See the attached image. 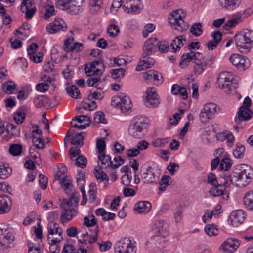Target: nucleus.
Masks as SVG:
<instances>
[{"label":"nucleus","instance_id":"obj_1","mask_svg":"<svg viewBox=\"0 0 253 253\" xmlns=\"http://www.w3.org/2000/svg\"><path fill=\"white\" fill-rule=\"evenodd\" d=\"M214 61L215 57L212 55L204 56L199 52L189 51L181 56L179 66L181 68H185L189 65L190 62H193L195 64L193 72L195 75H199L207 68L210 67Z\"/></svg>","mask_w":253,"mask_h":253},{"label":"nucleus","instance_id":"obj_2","mask_svg":"<svg viewBox=\"0 0 253 253\" xmlns=\"http://www.w3.org/2000/svg\"><path fill=\"white\" fill-rule=\"evenodd\" d=\"M253 177V169L247 164H241L236 168L231 176L223 174L224 185H230L231 183L242 187L247 186Z\"/></svg>","mask_w":253,"mask_h":253},{"label":"nucleus","instance_id":"obj_3","mask_svg":"<svg viewBox=\"0 0 253 253\" xmlns=\"http://www.w3.org/2000/svg\"><path fill=\"white\" fill-rule=\"evenodd\" d=\"M235 42L238 50L242 53L247 54L250 52L253 42V31L243 29L235 36Z\"/></svg>","mask_w":253,"mask_h":253},{"label":"nucleus","instance_id":"obj_4","mask_svg":"<svg viewBox=\"0 0 253 253\" xmlns=\"http://www.w3.org/2000/svg\"><path fill=\"white\" fill-rule=\"evenodd\" d=\"M147 121V118L143 116L134 117L129 126V134L134 138H142L144 135V131L148 126Z\"/></svg>","mask_w":253,"mask_h":253},{"label":"nucleus","instance_id":"obj_5","mask_svg":"<svg viewBox=\"0 0 253 253\" xmlns=\"http://www.w3.org/2000/svg\"><path fill=\"white\" fill-rule=\"evenodd\" d=\"M136 245L131 237L121 238L114 245L115 253H136Z\"/></svg>","mask_w":253,"mask_h":253},{"label":"nucleus","instance_id":"obj_6","mask_svg":"<svg viewBox=\"0 0 253 253\" xmlns=\"http://www.w3.org/2000/svg\"><path fill=\"white\" fill-rule=\"evenodd\" d=\"M56 6L60 9L69 10L71 14H78L82 10L84 0H55Z\"/></svg>","mask_w":253,"mask_h":253},{"label":"nucleus","instance_id":"obj_7","mask_svg":"<svg viewBox=\"0 0 253 253\" xmlns=\"http://www.w3.org/2000/svg\"><path fill=\"white\" fill-rule=\"evenodd\" d=\"M185 14L182 9H177L171 12L169 16L170 24L179 31H183L188 28V25L183 20Z\"/></svg>","mask_w":253,"mask_h":253},{"label":"nucleus","instance_id":"obj_8","mask_svg":"<svg viewBox=\"0 0 253 253\" xmlns=\"http://www.w3.org/2000/svg\"><path fill=\"white\" fill-rule=\"evenodd\" d=\"M111 105L114 107L120 108L123 113H126L132 107L130 98L122 92L113 97Z\"/></svg>","mask_w":253,"mask_h":253},{"label":"nucleus","instance_id":"obj_9","mask_svg":"<svg viewBox=\"0 0 253 253\" xmlns=\"http://www.w3.org/2000/svg\"><path fill=\"white\" fill-rule=\"evenodd\" d=\"M233 79L234 75L231 72H222L218 75L217 84L220 88L228 92L231 89Z\"/></svg>","mask_w":253,"mask_h":253},{"label":"nucleus","instance_id":"obj_10","mask_svg":"<svg viewBox=\"0 0 253 253\" xmlns=\"http://www.w3.org/2000/svg\"><path fill=\"white\" fill-rule=\"evenodd\" d=\"M217 112L216 104L210 102L206 104L199 114L200 120L202 123L208 122Z\"/></svg>","mask_w":253,"mask_h":253},{"label":"nucleus","instance_id":"obj_11","mask_svg":"<svg viewBox=\"0 0 253 253\" xmlns=\"http://www.w3.org/2000/svg\"><path fill=\"white\" fill-rule=\"evenodd\" d=\"M145 105L149 108H155L160 104V98L155 88H148L146 92Z\"/></svg>","mask_w":253,"mask_h":253},{"label":"nucleus","instance_id":"obj_12","mask_svg":"<svg viewBox=\"0 0 253 253\" xmlns=\"http://www.w3.org/2000/svg\"><path fill=\"white\" fill-rule=\"evenodd\" d=\"M229 61L240 71L246 70L250 65L248 58L238 54H232L229 57Z\"/></svg>","mask_w":253,"mask_h":253},{"label":"nucleus","instance_id":"obj_13","mask_svg":"<svg viewBox=\"0 0 253 253\" xmlns=\"http://www.w3.org/2000/svg\"><path fill=\"white\" fill-rule=\"evenodd\" d=\"M68 205L66 201L62 202L61 204L62 214L60 221L63 224L71 221L77 215L76 210L74 208H70Z\"/></svg>","mask_w":253,"mask_h":253},{"label":"nucleus","instance_id":"obj_14","mask_svg":"<svg viewBox=\"0 0 253 253\" xmlns=\"http://www.w3.org/2000/svg\"><path fill=\"white\" fill-rule=\"evenodd\" d=\"M98 157L99 161L101 162V164L102 165V168L104 169H106L110 167L114 169L117 168L124 163V160L121 157L119 156L115 157L114 158V160L115 162H117L118 159H119L122 161V162L118 164H113L110 157L108 155H105V153L98 154Z\"/></svg>","mask_w":253,"mask_h":253},{"label":"nucleus","instance_id":"obj_15","mask_svg":"<svg viewBox=\"0 0 253 253\" xmlns=\"http://www.w3.org/2000/svg\"><path fill=\"white\" fill-rule=\"evenodd\" d=\"M67 29L66 24L61 19H55L53 22L49 23L46 26L47 31L51 34L64 31Z\"/></svg>","mask_w":253,"mask_h":253},{"label":"nucleus","instance_id":"obj_16","mask_svg":"<svg viewBox=\"0 0 253 253\" xmlns=\"http://www.w3.org/2000/svg\"><path fill=\"white\" fill-rule=\"evenodd\" d=\"M246 214L242 210H238L231 212L229 221L233 226L237 227L245 219Z\"/></svg>","mask_w":253,"mask_h":253},{"label":"nucleus","instance_id":"obj_17","mask_svg":"<svg viewBox=\"0 0 253 253\" xmlns=\"http://www.w3.org/2000/svg\"><path fill=\"white\" fill-rule=\"evenodd\" d=\"M159 171L157 169L150 168L142 173V178L144 180V183H153L159 179Z\"/></svg>","mask_w":253,"mask_h":253},{"label":"nucleus","instance_id":"obj_18","mask_svg":"<svg viewBox=\"0 0 253 253\" xmlns=\"http://www.w3.org/2000/svg\"><path fill=\"white\" fill-rule=\"evenodd\" d=\"M240 242L235 238H229L221 246V249L225 253H232L238 248Z\"/></svg>","mask_w":253,"mask_h":253},{"label":"nucleus","instance_id":"obj_19","mask_svg":"<svg viewBox=\"0 0 253 253\" xmlns=\"http://www.w3.org/2000/svg\"><path fill=\"white\" fill-rule=\"evenodd\" d=\"M145 80H153L156 85H159L163 82V77L161 73L154 70H149L143 73Z\"/></svg>","mask_w":253,"mask_h":253},{"label":"nucleus","instance_id":"obj_20","mask_svg":"<svg viewBox=\"0 0 253 253\" xmlns=\"http://www.w3.org/2000/svg\"><path fill=\"white\" fill-rule=\"evenodd\" d=\"M12 205V200L8 195H0V214L9 212L11 210Z\"/></svg>","mask_w":253,"mask_h":253},{"label":"nucleus","instance_id":"obj_21","mask_svg":"<svg viewBox=\"0 0 253 253\" xmlns=\"http://www.w3.org/2000/svg\"><path fill=\"white\" fill-rule=\"evenodd\" d=\"M152 229L159 235L166 236L168 235V225L164 220L159 219L156 220L152 226Z\"/></svg>","mask_w":253,"mask_h":253},{"label":"nucleus","instance_id":"obj_22","mask_svg":"<svg viewBox=\"0 0 253 253\" xmlns=\"http://www.w3.org/2000/svg\"><path fill=\"white\" fill-rule=\"evenodd\" d=\"M211 36L213 40L209 41L206 44L207 48L209 50H213L215 49L221 42L222 34L219 31H215L211 33Z\"/></svg>","mask_w":253,"mask_h":253},{"label":"nucleus","instance_id":"obj_23","mask_svg":"<svg viewBox=\"0 0 253 253\" xmlns=\"http://www.w3.org/2000/svg\"><path fill=\"white\" fill-rule=\"evenodd\" d=\"M220 178L223 179V174L221 176ZM224 181H221L220 183L213 185V186L210 189L209 193L210 196L217 197L221 195H223L224 192L226 191V188L229 185H224L223 184Z\"/></svg>","mask_w":253,"mask_h":253},{"label":"nucleus","instance_id":"obj_24","mask_svg":"<svg viewBox=\"0 0 253 253\" xmlns=\"http://www.w3.org/2000/svg\"><path fill=\"white\" fill-rule=\"evenodd\" d=\"M252 111L248 108L240 107L238 111V117L235 118V121L238 123L240 121H248L252 117Z\"/></svg>","mask_w":253,"mask_h":253},{"label":"nucleus","instance_id":"obj_25","mask_svg":"<svg viewBox=\"0 0 253 253\" xmlns=\"http://www.w3.org/2000/svg\"><path fill=\"white\" fill-rule=\"evenodd\" d=\"M152 205L148 201H140L137 202L134 207L136 212L140 214H146L151 209Z\"/></svg>","mask_w":253,"mask_h":253},{"label":"nucleus","instance_id":"obj_26","mask_svg":"<svg viewBox=\"0 0 253 253\" xmlns=\"http://www.w3.org/2000/svg\"><path fill=\"white\" fill-rule=\"evenodd\" d=\"M21 11L25 13V17L27 19H31L35 13L37 9L34 5V2H29L28 4L21 5Z\"/></svg>","mask_w":253,"mask_h":253},{"label":"nucleus","instance_id":"obj_27","mask_svg":"<svg viewBox=\"0 0 253 253\" xmlns=\"http://www.w3.org/2000/svg\"><path fill=\"white\" fill-rule=\"evenodd\" d=\"M14 240V236L11 229L6 227L5 225L0 227V240L11 242Z\"/></svg>","mask_w":253,"mask_h":253},{"label":"nucleus","instance_id":"obj_28","mask_svg":"<svg viewBox=\"0 0 253 253\" xmlns=\"http://www.w3.org/2000/svg\"><path fill=\"white\" fill-rule=\"evenodd\" d=\"M165 237L161 235L153 236L149 241V244L152 248L160 249L164 246Z\"/></svg>","mask_w":253,"mask_h":253},{"label":"nucleus","instance_id":"obj_29","mask_svg":"<svg viewBox=\"0 0 253 253\" xmlns=\"http://www.w3.org/2000/svg\"><path fill=\"white\" fill-rule=\"evenodd\" d=\"M63 239L62 237L57 238H51L50 236H47V241L50 244L49 249L51 253H59L60 252V247L57 243L60 242Z\"/></svg>","mask_w":253,"mask_h":253},{"label":"nucleus","instance_id":"obj_30","mask_svg":"<svg viewBox=\"0 0 253 253\" xmlns=\"http://www.w3.org/2000/svg\"><path fill=\"white\" fill-rule=\"evenodd\" d=\"M6 133L7 136H4V139L8 141L12 137L18 136L20 134V129L16 126L12 124H9L7 126Z\"/></svg>","mask_w":253,"mask_h":253},{"label":"nucleus","instance_id":"obj_31","mask_svg":"<svg viewBox=\"0 0 253 253\" xmlns=\"http://www.w3.org/2000/svg\"><path fill=\"white\" fill-rule=\"evenodd\" d=\"M142 60H141L136 67V70L141 71L145 70L147 68H151L154 64L155 61L154 59L147 57L146 58H142Z\"/></svg>","mask_w":253,"mask_h":253},{"label":"nucleus","instance_id":"obj_32","mask_svg":"<svg viewBox=\"0 0 253 253\" xmlns=\"http://www.w3.org/2000/svg\"><path fill=\"white\" fill-rule=\"evenodd\" d=\"M66 170V169H65L62 172L61 171L58 172L55 179L61 181L60 184L63 189L68 190L69 188L71 182L69 180L66 179V176L64 174V170Z\"/></svg>","mask_w":253,"mask_h":253},{"label":"nucleus","instance_id":"obj_33","mask_svg":"<svg viewBox=\"0 0 253 253\" xmlns=\"http://www.w3.org/2000/svg\"><path fill=\"white\" fill-rule=\"evenodd\" d=\"M12 173V168L8 164L0 163V179H6L11 175Z\"/></svg>","mask_w":253,"mask_h":253},{"label":"nucleus","instance_id":"obj_34","mask_svg":"<svg viewBox=\"0 0 253 253\" xmlns=\"http://www.w3.org/2000/svg\"><path fill=\"white\" fill-rule=\"evenodd\" d=\"M186 39L183 36L176 37L171 43L170 46L173 52H176L177 50L180 49L185 43Z\"/></svg>","mask_w":253,"mask_h":253},{"label":"nucleus","instance_id":"obj_35","mask_svg":"<svg viewBox=\"0 0 253 253\" xmlns=\"http://www.w3.org/2000/svg\"><path fill=\"white\" fill-rule=\"evenodd\" d=\"M48 235L47 236L53 235L54 234H58V237H62V234L63 230L59 227L58 224L54 222H50L47 226Z\"/></svg>","mask_w":253,"mask_h":253},{"label":"nucleus","instance_id":"obj_36","mask_svg":"<svg viewBox=\"0 0 253 253\" xmlns=\"http://www.w3.org/2000/svg\"><path fill=\"white\" fill-rule=\"evenodd\" d=\"M220 4L225 8L234 9L238 7L241 3V0H218Z\"/></svg>","mask_w":253,"mask_h":253},{"label":"nucleus","instance_id":"obj_37","mask_svg":"<svg viewBox=\"0 0 253 253\" xmlns=\"http://www.w3.org/2000/svg\"><path fill=\"white\" fill-rule=\"evenodd\" d=\"M34 103L37 108L47 106L49 105L50 99L45 95H38L34 98Z\"/></svg>","mask_w":253,"mask_h":253},{"label":"nucleus","instance_id":"obj_38","mask_svg":"<svg viewBox=\"0 0 253 253\" xmlns=\"http://www.w3.org/2000/svg\"><path fill=\"white\" fill-rule=\"evenodd\" d=\"M85 72L87 76H92L93 75H100L102 74L101 70L97 68L94 66V63H89L86 65L85 67Z\"/></svg>","mask_w":253,"mask_h":253},{"label":"nucleus","instance_id":"obj_39","mask_svg":"<svg viewBox=\"0 0 253 253\" xmlns=\"http://www.w3.org/2000/svg\"><path fill=\"white\" fill-rule=\"evenodd\" d=\"M65 50L67 52L75 50L80 52L83 49V44L79 43H74L73 44L69 42V40H66L64 43Z\"/></svg>","mask_w":253,"mask_h":253},{"label":"nucleus","instance_id":"obj_40","mask_svg":"<svg viewBox=\"0 0 253 253\" xmlns=\"http://www.w3.org/2000/svg\"><path fill=\"white\" fill-rule=\"evenodd\" d=\"M244 203L249 210H253V191L247 192L244 197Z\"/></svg>","mask_w":253,"mask_h":253},{"label":"nucleus","instance_id":"obj_41","mask_svg":"<svg viewBox=\"0 0 253 253\" xmlns=\"http://www.w3.org/2000/svg\"><path fill=\"white\" fill-rule=\"evenodd\" d=\"M84 132L76 133L72 136L71 140V143L79 147H81L84 144V136L83 135Z\"/></svg>","mask_w":253,"mask_h":253},{"label":"nucleus","instance_id":"obj_42","mask_svg":"<svg viewBox=\"0 0 253 253\" xmlns=\"http://www.w3.org/2000/svg\"><path fill=\"white\" fill-rule=\"evenodd\" d=\"M103 3L102 0H91L90 2V11L93 14H97L101 9Z\"/></svg>","mask_w":253,"mask_h":253},{"label":"nucleus","instance_id":"obj_43","mask_svg":"<svg viewBox=\"0 0 253 253\" xmlns=\"http://www.w3.org/2000/svg\"><path fill=\"white\" fill-rule=\"evenodd\" d=\"M171 178L169 176L164 175L161 178L159 182V189L162 192L165 191L167 187L170 184Z\"/></svg>","mask_w":253,"mask_h":253},{"label":"nucleus","instance_id":"obj_44","mask_svg":"<svg viewBox=\"0 0 253 253\" xmlns=\"http://www.w3.org/2000/svg\"><path fill=\"white\" fill-rule=\"evenodd\" d=\"M131 13H138L143 9V4L141 0H133V3L129 4Z\"/></svg>","mask_w":253,"mask_h":253},{"label":"nucleus","instance_id":"obj_45","mask_svg":"<svg viewBox=\"0 0 253 253\" xmlns=\"http://www.w3.org/2000/svg\"><path fill=\"white\" fill-rule=\"evenodd\" d=\"M243 21V19L242 16L240 15L228 20L224 26L226 30H229L230 28L235 27L238 24L242 22Z\"/></svg>","mask_w":253,"mask_h":253},{"label":"nucleus","instance_id":"obj_46","mask_svg":"<svg viewBox=\"0 0 253 253\" xmlns=\"http://www.w3.org/2000/svg\"><path fill=\"white\" fill-rule=\"evenodd\" d=\"M68 94L74 98H81L80 90L76 85H71L66 88Z\"/></svg>","mask_w":253,"mask_h":253},{"label":"nucleus","instance_id":"obj_47","mask_svg":"<svg viewBox=\"0 0 253 253\" xmlns=\"http://www.w3.org/2000/svg\"><path fill=\"white\" fill-rule=\"evenodd\" d=\"M22 146L20 144H11L9 148L10 154L14 156L20 155L22 153Z\"/></svg>","mask_w":253,"mask_h":253},{"label":"nucleus","instance_id":"obj_48","mask_svg":"<svg viewBox=\"0 0 253 253\" xmlns=\"http://www.w3.org/2000/svg\"><path fill=\"white\" fill-rule=\"evenodd\" d=\"M245 151V148L244 146L241 143H238L236 144V148L233 151V154L235 157L237 158H241L243 157Z\"/></svg>","mask_w":253,"mask_h":253},{"label":"nucleus","instance_id":"obj_49","mask_svg":"<svg viewBox=\"0 0 253 253\" xmlns=\"http://www.w3.org/2000/svg\"><path fill=\"white\" fill-rule=\"evenodd\" d=\"M206 233L210 236H216L218 234V230L216 226L213 224H208L204 229Z\"/></svg>","mask_w":253,"mask_h":253},{"label":"nucleus","instance_id":"obj_50","mask_svg":"<svg viewBox=\"0 0 253 253\" xmlns=\"http://www.w3.org/2000/svg\"><path fill=\"white\" fill-rule=\"evenodd\" d=\"M190 32L195 36H199L203 33L202 25L201 23H195L190 28Z\"/></svg>","mask_w":253,"mask_h":253},{"label":"nucleus","instance_id":"obj_51","mask_svg":"<svg viewBox=\"0 0 253 253\" xmlns=\"http://www.w3.org/2000/svg\"><path fill=\"white\" fill-rule=\"evenodd\" d=\"M125 70L122 68L112 69L111 73L112 78L115 80L121 78L125 75Z\"/></svg>","mask_w":253,"mask_h":253},{"label":"nucleus","instance_id":"obj_52","mask_svg":"<svg viewBox=\"0 0 253 253\" xmlns=\"http://www.w3.org/2000/svg\"><path fill=\"white\" fill-rule=\"evenodd\" d=\"M97 224L96 219L93 215L91 216H85L84 218V225L86 227H92Z\"/></svg>","mask_w":253,"mask_h":253},{"label":"nucleus","instance_id":"obj_53","mask_svg":"<svg viewBox=\"0 0 253 253\" xmlns=\"http://www.w3.org/2000/svg\"><path fill=\"white\" fill-rule=\"evenodd\" d=\"M168 138H159L154 140L152 145L153 147L156 148L161 147L164 146L165 144L168 143Z\"/></svg>","mask_w":253,"mask_h":253},{"label":"nucleus","instance_id":"obj_54","mask_svg":"<svg viewBox=\"0 0 253 253\" xmlns=\"http://www.w3.org/2000/svg\"><path fill=\"white\" fill-rule=\"evenodd\" d=\"M3 90L8 94L12 93L15 88V83L9 81L3 84L2 86Z\"/></svg>","mask_w":253,"mask_h":253},{"label":"nucleus","instance_id":"obj_55","mask_svg":"<svg viewBox=\"0 0 253 253\" xmlns=\"http://www.w3.org/2000/svg\"><path fill=\"white\" fill-rule=\"evenodd\" d=\"M75 160V165L78 167L84 168L86 166L87 161L84 155L79 156Z\"/></svg>","mask_w":253,"mask_h":253},{"label":"nucleus","instance_id":"obj_56","mask_svg":"<svg viewBox=\"0 0 253 253\" xmlns=\"http://www.w3.org/2000/svg\"><path fill=\"white\" fill-rule=\"evenodd\" d=\"M122 0H113L110 7V11L113 14H116L122 5Z\"/></svg>","mask_w":253,"mask_h":253},{"label":"nucleus","instance_id":"obj_57","mask_svg":"<svg viewBox=\"0 0 253 253\" xmlns=\"http://www.w3.org/2000/svg\"><path fill=\"white\" fill-rule=\"evenodd\" d=\"M156 46L159 51L162 53L167 52L169 49V44L165 41L157 42Z\"/></svg>","mask_w":253,"mask_h":253},{"label":"nucleus","instance_id":"obj_58","mask_svg":"<svg viewBox=\"0 0 253 253\" xmlns=\"http://www.w3.org/2000/svg\"><path fill=\"white\" fill-rule=\"evenodd\" d=\"M25 116L24 112L17 110L14 114V119L17 124L22 123L25 120Z\"/></svg>","mask_w":253,"mask_h":253},{"label":"nucleus","instance_id":"obj_59","mask_svg":"<svg viewBox=\"0 0 253 253\" xmlns=\"http://www.w3.org/2000/svg\"><path fill=\"white\" fill-rule=\"evenodd\" d=\"M45 13L44 18L46 19L55 15V11L53 5H47L45 7Z\"/></svg>","mask_w":253,"mask_h":253},{"label":"nucleus","instance_id":"obj_60","mask_svg":"<svg viewBox=\"0 0 253 253\" xmlns=\"http://www.w3.org/2000/svg\"><path fill=\"white\" fill-rule=\"evenodd\" d=\"M231 166V163H230V160L228 158H223L220 162V164L219 166V168L222 170H227L229 168H230Z\"/></svg>","mask_w":253,"mask_h":253},{"label":"nucleus","instance_id":"obj_61","mask_svg":"<svg viewBox=\"0 0 253 253\" xmlns=\"http://www.w3.org/2000/svg\"><path fill=\"white\" fill-rule=\"evenodd\" d=\"M109 35L111 37H115L119 32V28L115 24H111L107 29Z\"/></svg>","mask_w":253,"mask_h":253},{"label":"nucleus","instance_id":"obj_62","mask_svg":"<svg viewBox=\"0 0 253 253\" xmlns=\"http://www.w3.org/2000/svg\"><path fill=\"white\" fill-rule=\"evenodd\" d=\"M66 201L68 204L70 208H74L76 207L79 201V198L77 196H72L69 199H64L62 202Z\"/></svg>","mask_w":253,"mask_h":253},{"label":"nucleus","instance_id":"obj_63","mask_svg":"<svg viewBox=\"0 0 253 253\" xmlns=\"http://www.w3.org/2000/svg\"><path fill=\"white\" fill-rule=\"evenodd\" d=\"M32 141L36 148L42 149L44 148V142L42 139L40 137H33Z\"/></svg>","mask_w":253,"mask_h":253},{"label":"nucleus","instance_id":"obj_64","mask_svg":"<svg viewBox=\"0 0 253 253\" xmlns=\"http://www.w3.org/2000/svg\"><path fill=\"white\" fill-rule=\"evenodd\" d=\"M95 174L99 182H101L103 181L108 182L109 181V177L104 172L96 171Z\"/></svg>","mask_w":253,"mask_h":253}]
</instances>
